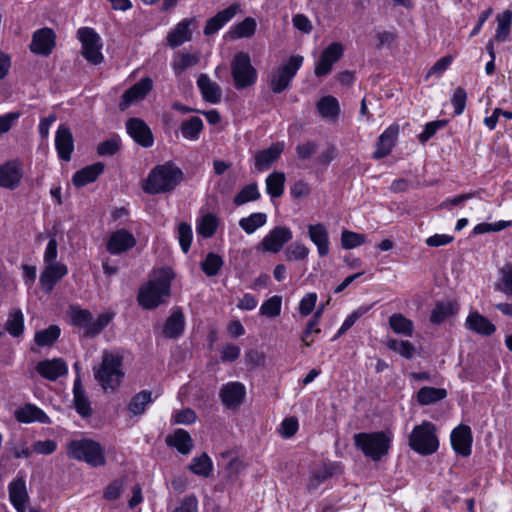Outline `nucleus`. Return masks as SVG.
I'll list each match as a JSON object with an SVG mask.
<instances>
[{"mask_svg":"<svg viewBox=\"0 0 512 512\" xmlns=\"http://www.w3.org/2000/svg\"><path fill=\"white\" fill-rule=\"evenodd\" d=\"M173 278V271L169 267L155 270L148 282L140 287L138 304L144 309L153 310L167 303L171 296Z\"/></svg>","mask_w":512,"mask_h":512,"instance_id":"1","label":"nucleus"},{"mask_svg":"<svg viewBox=\"0 0 512 512\" xmlns=\"http://www.w3.org/2000/svg\"><path fill=\"white\" fill-rule=\"evenodd\" d=\"M94 378L105 391L115 392L125 376L123 356L118 352L104 350L101 362L93 368Z\"/></svg>","mask_w":512,"mask_h":512,"instance_id":"2","label":"nucleus"},{"mask_svg":"<svg viewBox=\"0 0 512 512\" xmlns=\"http://www.w3.org/2000/svg\"><path fill=\"white\" fill-rule=\"evenodd\" d=\"M183 179L182 170L172 162L157 165L148 174L144 192L155 195L172 191Z\"/></svg>","mask_w":512,"mask_h":512,"instance_id":"3","label":"nucleus"},{"mask_svg":"<svg viewBox=\"0 0 512 512\" xmlns=\"http://www.w3.org/2000/svg\"><path fill=\"white\" fill-rule=\"evenodd\" d=\"M392 439L393 436L388 431L361 432L353 436L356 448L375 462L389 453Z\"/></svg>","mask_w":512,"mask_h":512,"instance_id":"4","label":"nucleus"},{"mask_svg":"<svg viewBox=\"0 0 512 512\" xmlns=\"http://www.w3.org/2000/svg\"><path fill=\"white\" fill-rule=\"evenodd\" d=\"M69 316L73 326L83 330V336L94 338L99 335L114 319V312H105L93 318L88 309H83L78 305L69 307Z\"/></svg>","mask_w":512,"mask_h":512,"instance_id":"5","label":"nucleus"},{"mask_svg":"<svg viewBox=\"0 0 512 512\" xmlns=\"http://www.w3.org/2000/svg\"><path fill=\"white\" fill-rule=\"evenodd\" d=\"M67 454L70 458L84 461L93 467H100L106 463L104 449L91 439L70 441L67 445Z\"/></svg>","mask_w":512,"mask_h":512,"instance_id":"6","label":"nucleus"},{"mask_svg":"<svg viewBox=\"0 0 512 512\" xmlns=\"http://www.w3.org/2000/svg\"><path fill=\"white\" fill-rule=\"evenodd\" d=\"M409 446L420 455L435 453L439 448L435 425L430 421L416 425L409 436Z\"/></svg>","mask_w":512,"mask_h":512,"instance_id":"7","label":"nucleus"},{"mask_svg":"<svg viewBox=\"0 0 512 512\" xmlns=\"http://www.w3.org/2000/svg\"><path fill=\"white\" fill-rule=\"evenodd\" d=\"M304 58L301 55H292L269 75V86L275 94L282 93L301 68Z\"/></svg>","mask_w":512,"mask_h":512,"instance_id":"8","label":"nucleus"},{"mask_svg":"<svg viewBox=\"0 0 512 512\" xmlns=\"http://www.w3.org/2000/svg\"><path fill=\"white\" fill-rule=\"evenodd\" d=\"M77 39L81 43V54L91 64L99 65L104 56L101 52L103 43L100 35L91 27H81L77 30Z\"/></svg>","mask_w":512,"mask_h":512,"instance_id":"9","label":"nucleus"},{"mask_svg":"<svg viewBox=\"0 0 512 512\" xmlns=\"http://www.w3.org/2000/svg\"><path fill=\"white\" fill-rule=\"evenodd\" d=\"M231 72L237 89L252 86L257 79V71L251 64L247 53H237L231 63Z\"/></svg>","mask_w":512,"mask_h":512,"instance_id":"10","label":"nucleus"},{"mask_svg":"<svg viewBox=\"0 0 512 512\" xmlns=\"http://www.w3.org/2000/svg\"><path fill=\"white\" fill-rule=\"evenodd\" d=\"M344 47L339 42H333L328 45L321 53L319 60L315 64L314 73L317 77L328 75L333 65L342 57Z\"/></svg>","mask_w":512,"mask_h":512,"instance_id":"11","label":"nucleus"},{"mask_svg":"<svg viewBox=\"0 0 512 512\" xmlns=\"http://www.w3.org/2000/svg\"><path fill=\"white\" fill-rule=\"evenodd\" d=\"M197 27L195 18H185L181 20L167 34V44L171 48H177L186 42L191 41L193 30Z\"/></svg>","mask_w":512,"mask_h":512,"instance_id":"12","label":"nucleus"},{"mask_svg":"<svg viewBox=\"0 0 512 512\" xmlns=\"http://www.w3.org/2000/svg\"><path fill=\"white\" fill-rule=\"evenodd\" d=\"M451 445L453 450L462 457H468L472 452V431L468 425L460 424L451 432Z\"/></svg>","mask_w":512,"mask_h":512,"instance_id":"13","label":"nucleus"},{"mask_svg":"<svg viewBox=\"0 0 512 512\" xmlns=\"http://www.w3.org/2000/svg\"><path fill=\"white\" fill-rule=\"evenodd\" d=\"M68 274V267L63 263L47 264L39 277V284L46 294H50L55 285Z\"/></svg>","mask_w":512,"mask_h":512,"instance_id":"14","label":"nucleus"},{"mask_svg":"<svg viewBox=\"0 0 512 512\" xmlns=\"http://www.w3.org/2000/svg\"><path fill=\"white\" fill-rule=\"evenodd\" d=\"M219 396L226 408L237 409L244 401L246 388L240 382H228L221 387Z\"/></svg>","mask_w":512,"mask_h":512,"instance_id":"15","label":"nucleus"},{"mask_svg":"<svg viewBox=\"0 0 512 512\" xmlns=\"http://www.w3.org/2000/svg\"><path fill=\"white\" fill-rule=\"evenodd\" d=\"M292 231L288 227L277 226L273 228L261 241L264 251L278 253L284 244L292 239Z\"/></svg>","mask_w":512,"mask_h":512,"instance_id":"16","label":"nucleus"},{"mask_svg":"<svg viewBox=\"0 0 512 512\" xmlns=\"http://www.w3.org/2000/svg\"><path fill=\"white\" fill-rule=\"evenodd\" d=\"M126 129L131 138L139 145L149 148L154 143L151 129L140 118H130L126 123Z\"/></svg>","mask_w":512,"mask_h":512,"instance_id":"17","label":"nucleus"},{"mask_svg":"<svg viewBox=\"0 0 512 512\" xmlns=\"http://www.w3.org/2000/svg\"><path fill=\"white\" fill-rule=\"evenodd\" d=\"M136 245V239L132 233L126 229H118L114 231L106 244L107 251L112 255H119Z\"/></svg>","mask_w":512,"mask_h":512,"instance_id":"18","label":"nucleus"},{"mask_svg":"<svg viewBox=\"0 0 512 512\" xmlns=\"http://www.w3.org/2000/svg\"><path fill=\"white\" fill-rule=\"evenodd\" d=\"M55 33L50 28L38 29L34 32L30 50L38 55L48 56L55 46Z\"/></svg>","mask_w":512,"mask_h":512,"instance_id":"19","label":"nucleus"},{"mask_svg":"<svg viewBox=\"0 0 512 512\" xmlns=\"http://www.w3.org/2000/svg\"><path fill=\"white\" fill-rule=\"evenodd\" d=\"M22 164L18 160H12L0 165V187L13 190L22 179Z\"/></svg>","mask_w":512,"mask_h":512,"instance_id":"20","label":"nucleus"},{"mask_svg":"<svg viewBox=\"0 0 512 512\" xmlns=\"http://www.w3.org/2000/svg\"><path fill=\"white\" fill-rule=\"evenodd\" d=\"M36 371L41 377L49 381H56L68 373V367L61 358L45 359L37 363Z\"/></svg>","mask_w":512,"mask_h":512,"instance_id":"21","label":"nucleus"},{"mask_svg":"<svg viewBox=\"0 0 512 512\" xmlns=\"http://www.w3.org/2000/svg\"><path fill=\"white\" fill-rule=\"evenodd\" d=\"M9 499L17 512L26 511V503L29 499L26 481L24 476L19 473L17 478L10 482L8 486Z\"/></svg>","mask_w":512,"mask_h":512,"instance_id":"22","label":"nucleus"},{"mask_svg":"<svg viewBox=\"0 0 512 512\" xmlns=\"http://www.w3.org/2000/svg\"><path fill=\"white\" fill-rule=\"evenodd\" d=\"M284 150L283 142H276L267 149L257 152L254 156V165L257 171H264L271 167L281 156Z\"/></svg>","mask_w":512,"mask_h":512,"instance_id":"23","label":"nucleus"},{"mask_svg":"<svg viewBox=\"0 0 512 512\" xmlns=\"http://www.w3.org/2000/svg\"><path fill=\"white\" fill-rule=\"evenodd\" d=\"M238 4H232L224 10L219 11L215 16L207 20L203 33L206 36L217 33L226 23H228L239 11Z\"/></svg>","mask_w":512,"mask_h":512,"instance_id":"24","label":"nucleus"},{"mask_svg":"<svg viewBox=\"0 0 512 512\" xmlns=\"http://www.w3.org/2000/svg\"><path fill=\"white\" fill-rule=\"evenodd\" d=\"M73 404L77 413L81 417L88 418L92 415L93 410L91 403L88 396L86 395L85 389L83 388L79 374H77L73 382Z\"/></svg>","mask_w":512,"mask_h":512,"instance_id":"25","label":"nucleus"},{"mask_svg":"<svg viewBox=\"0 0 512 512\" xmlns=\"http://www.w3.org/2000/svg\"><path fill=\"white\" fill-rule=\"evenodd\" d=\"M55 147L61 160L66 162L71 160V154L74 150V140L69 128L65 126L58 128L55 136Z\"/></svg>","mask_w":512,"mask_h":512,"instance_id":"26","label":"nucleus"},{"mask_svg":"<svg viewBox=\"0 0 512 512\" xmlns=\"http://www.w3.org/2000/svg\"><path fill=\"white\" fill-rule=\"evenodd\" d=\"M465 326L470 331L486 337L493 335L496 331V326L477 311H473L468 315Z\"/></svg>","mask_w":512,"mask_h":512,"instance_id":"27","label":"nucleus"},{"mask_svg":"<svg viewBox=\"0 0 512 512\" xmlns=\"http://www.w3.org/2000/svg\"><path fill=\"white\" fill-rule=\"evenodd\" d=\"M308 236L317 247L320 257H325L329 254V234L324 224L308 225Z\"/></svg>","mask_w":512,"mask_h":512,"instance_id":"28","label":"nucleus"},{"mask_svg":"<svg viewBox=\"0 0 512 512\" xmlns=\"http://www.w3.org/2000/svg\"><path fill=\"white\" fill-rule=\"evenodd\" d=\"M399 133L398 125L389 126L380 136L373 154L375 159L386 157L392 151Z\"/></svg>","mask_w":512,"mask_h":512,"instance_id":"29","label":"nucleus"},{"mask_svg":"<svg viewBox=\"0 0 512 512\" xmlns=\"http://www.w3.org/2000/svg\"><path fill=\"white\" fill-rule=\"evenodd\" d=\"M185 329V316L181 308L173 310L167 318L162 333L165 338L177 339Z\"/></svg>","mask_w":512,"mask_h":512,"instance_id":"30","label":"nucleus"},{"mask_svg":"<svg viewBox=\"0 0 512 512\" xmlns=\"http://www.w3.org/2000/svg\"><path fill=\"white\" fill-rule=\"evenodd\" d=\"M104 168L105 165L102 162H96L78 170L72 177L74 186L83 187L94 182L103 173Z\"/></svg>","mask_w":512,"mask_h":512,"instance_id":"31","label":"nucleus"},{"mask_svg":"<svg viewBox=\"0 0 512 512\" xmlns=\"http://www.w3.org/2000/svg\"><path fill=\"white\" fill-rule=\"evenodd\" d=\"M15 418L22 423L39 422L50 423L47 414L39 407L33 404H25L15 411Z\"/></svg>","mask_w":512,"mask_h":512,"instance_id":"32","label":"nucleus"},{"mask_svg":"<svg viewBox=\"0 0 512 512\" xmlns=\"http://www.w3.org/2000/svg\"><path fill=\"white\" fill-rule=\"evenodd\" d=\"M153 402L152 392L150 390H142L132 397L127 405V411L130 417L141 416L145 413L148 405Z\"/></svg>","mask_w":512,"mask_h":512,"instance_id":"33","label":"nucleus"},{"mask_svg":"<svg viewBox=\"0 0 512 512\" xmlns=\"http://www.w3.org/2000/svg\"><path fill=\"white\" fill-rule=\"evenodd\" d=\"M167 444L184 455L189 454L193 448L192 438L184 429H177L172 436L167 438Z\"/></svg>","mask_w":512,"mask_h":512,"instance_id":"34","label":"nucleus"},{"mask_svg":"<svg viewBox=\"0 0 512 512\" xmlns=\"http://www.w3.org/2000/svg\"><path fill=\"white\" fill-rule=\"evenodd\" d=\"M457 310V305L453 304L450 301L437 302L431 312L430 321L433 324H441L449 317L455 315L457 313Z\"/></svg>","mask_w":512,"mask_h":512,"instance_id":"35","label":"nucleus"},{"mask_svg":"<svg viewBox=\"0 0 512 512\" xmlns=\"http://www.w3.org/2000/svg\"><path fill=\"white\" fill-rule=\"evenodd\" d=\"M198 53L181 52L178 53L172 62V68L176 75H181L187 69L196 66L199 63Z\"/></svg>","mask_w":512,"mask_h":512,"instance_id":"36","label":"nucleus"},{"mask_svg":"<svg viewBox=\"0 0 512 512\" xmlns=\"http://www.w3.org/2000/svg\"><path fill=\"white\" fill-rule=\"evenodd\" d=\"M447 397V390L424 386L417 392V401L420 405H430Z\"/></svg>","mask_w":512,"mask_h":512,"instance_id":"37","label":"nucleus"},{"mask_svg":"<svg viewBox=\"0 0 512 512\" xmlns=\"http://www.w3.org/2000/svg\"><path fill=\"white\" fill-rule=\"evenodd\" d=\"M203 127L202 119L198 116H192L181 123L180 131L185 139L196 141L199 139Z\"/></svg>","mask_w":512,"mask_h":512,"instance_id":"38","label":"nucleus"},{"mask_svg":"<svg viewBox=\"0 0 512 512\" xmlns=\"http://www.w3.org/2000/svg\"><path fill=\"white\" fill-rule=\"evenodd\" d=\"M286 176L283 172L274 171L266 178V192L271 198H279L284 193Z\"/></svg>","mask_w":512,"mask_h":512,"instance_id":"39","label":"nucleus"},{"mask_svg":"<svg viewBox=\"0 0 512 512\" xmlns=\"http://www.w3.org/2000/svg\"><path fill=\"white\" fill-rule=\"evenodd\" d=\"M316 107L319 115L326 120H335L340 112V107L336 98H320Z\"/></svg>","mask_w":512,"mask_h":512,"instance_id":"40","label":"nucleus"},{"mask_svg":"<svg viewBox=\"0 0 512 512\" xmlns=\"http://www.w3.org/2000/svg\"><path fill=\"white\" fill-rule=\"evenodd\" d=\"M389 326L396 334L404 336H412L414 331V325L411 320L406 318L401 313H395L389 318Z\"/></svg>","mask_w":512,"mask_h":512,"instance_id":"41","label":"nucleus"},{"mask_svg":"<svg viewBox=\"0 0 512 512\" xmlns=\"http://www.w3.org/2000/svg\"><path fill=\"white\" fill-rule=\"evenodd\" d=\"M267 222V215L262 212L250 214L248 217L239 220L240 228L247 234H253L258 228Z\"/></svg>","mask_w":512,"mask_h":512,"instance_id":"42","label":"nucleus"},{"mask_svg":"<svg viewBox=\"0 0 512 512\" xmlns=\"http://www.w3.org/2000/svg\"><path fill=\"white\" fill-rule=\"evenodd\" d=\"M218 227V218L215 214L207 213L200 218L197 223L196 231L204 238L212 237Z\"/></svg>","mask_w":512,"mask_h":512,"instance_id":"43","label":"nucleus"},{"mask_svg":"<svg viewBox=\"0 0 512 512\" xmlns=\"http://www.w3.org/2000/svg\"><path fill=\"white\" fill-rule=\"evenodd\" d=\"M224 262L220 255L210 252L206 255L205 259L200 263L202 271L208 277H214L220 272Z\"/></svg>","mask_w":512,"mask_h":512,"instance_id":"44","label":"nucleus"},{"mask_svg":"<svg viewBox=\"0 0 512 512\" xmlns=\"http://www.w3.org/2000/svg\"><path fill=\"white\" fill-rule=\"evenodd\" d=\"M189 469L198 476L208 477L212 472L213 464L210 457L203 453L201 456L192 459Z\"/></svg>","mask_w":512,"mask_h":512,"instance_id":"45","label":"nucleus"},{"mask_svg":"<svg viewBox=\"0 0 512 512\" xmlns=\"http://www.w3.org/2000/svg\"><path fill=\"white\" fill-rule=\"evenodd\" d=\"M257 23L254 18L247 17L236 24L229 32L233 38H249L255 34Z\"/></svg>","mask_w":512,"mask_h":512,"instance_id":"46","label":"nucleus"},{"mask_svg":"<svg viewBox=\"0 0 512 512\" xmlns=\"http://www.w3.org/2000/svg\"><path fill=\"white\" fill-rule=\"evenodd\" d=\"M386 345L405 359H412L416 354V347L407 340L388 339Z\"/></svg>","mask_w":512,"mask_h":512,"instance_id":"47","label":"nucleus"},{"mask_svg":"<svg viewBox=\"0 0 512 512\" xmlns=\"http://www.w3.org/2000/svg\"><path fill=\"white\" fill-rule=\"evenodd\" d=\"M499 273L500 279L495 285L496 290L512 296V263H505Z\"/></svg>","mask_w":512,"mask_h":512,"instance_id":"48","label":"nucleus"},{"mask_svg":"<svg viewBox=\"0 0 512 512\" xmlns=\"http://www.w3.org/2000/svg\"><path fill=\"white\" fill-rule=\"evenodd\" d=\"M60 336V328L51 325L47 329L35 333L34 340L38 346H51Z\"/></svg>","mask_w":512,"mask_h":512,"instance_id":"49","label":"nucleus"},{"mask_svg":"<svg viewBox=\"0 0 512 512\" xmlns=\"http://www.w3.org/2000/svg\"><path fill=\"white\" fill-rule=\"evenodd\" d=\"M260 192L256 183H251L244 186L234 197V204L236 206L244 205L250 201H256L260 198Z\"/></svg>","mask_w":512,"mask_h":512,"instance_id":"50","label":"nucleus"},{"mask_svg":"<svg viewBox=\"0 0 512 512\" xmlns=\"http://www.w3.org/2000/svg\"><path fill=\"white\" fill-rule=\"evenodd\" d=\"M7 332L14 336L19 337L22 335L24 330V316L23 313L18 310L10 314L5 324Z\"/></svg>","mask_w":512,"mask_h":512,"instance_id":"51","label":"nucleus"},{"mask_svg":"<svg viewBox=\"0 0 512 512\" xmlns=\"http://www.w3.org/2000/svg\"><path fill=\"white\" fill-rule=\"evenodd\" d=\"M281 304L282 298L274 295L261 305L260 314L268 318H275L281 313Z\"/></svg>","mask_w":512,"mask_h":512,"instance_id":"52","label":"nucleus"},{"mask_svg":"<svg viewBox=\"0 0 512 512\" xmlns=\"http://www.w3.org/2000/svg\"><path fill=\"white\" fill-rule=\"evenodd\" d=\"M498 27L496 30V39L498 41L506 40L507 36L510 33V26L512 22V12L510 10L504 11L501 15L497 17Z\"/></svg>","mask_w":512,"mask_h":512,"instance_id":"53","label":"nucleus"},{"mask_svg":"<svg viewBox=\"0 0 512 512\" xmlns=\"http://www.w3.org/2000/svg\"><path fill=\"white\" fill-rule=\"evenodd\" d=\"M370 310L368 306H361L353 311L350 315L346 317L341 327L338 329L336 335L333 337V340L345 334L354 324L355 322L366 314Z\"/></svg>","mask_w":512,"mask_h":512,"instance_id":"54","label":"nucleus"},{"mask_svg":"<svg viewBox=\"0 0 512 512\" xmlns=\"http://www.w3.org/2000/svg\"><path fill=\"white\" fill-rule=\"evenodd\" d=\"M366 241V237L364 234L356 233L349 230H344L341 233V246L344 249H353Z\"/></svg>","mask_w":512,"mask_h":512,"instance_id":"55","label":"nucleus"},{"mask_svg":"<svg viewBox=\"0 0 512 512\" xmlns=\"http://www.w3.org/2000/svg\"><path fill=\"white\" fill-rule=\"evenodd\" d=\"M309 248L302 243H292L285 249V257L288 261L304 260L309 255Z\"/></svg>","mask_w":512,"mask_h":512,"instance_id":"56","label":"nucleus"},{"mask_svg":"<svg viewBox=\"0 0 512 512\" xmlns=\"http://www.w3.org/2000/svg\"><path fill=\"white\" fill-rule=\"evenodd\" d=\"M153 88V81L149 77L141 79L126 90L122 96H146Z\"/></svg>","mask_w":512,"mask_h":512,"instance_id":"57","label":"nucleus"},{"mask_svg":"<svg viewBox=\"0 0 512 512\" xmlns=\"http://www.w3.org/2000/svg\"><path fill=\"white\" fill-rule=\"evenodd\" d=\"M197 85L202 93V96H218L220 94L219 86L212 82L206 74H201L198 77Z\"/></svg>","mask_w":512,"mask_h":512,"instance_id":"58","label":"nucleus"},{"mask_svg":"<svg viewBox=\"0 0 512 512\" xmlns=\"http://www.w3.org/2000/svg\"><path fill=\"white\" fill-rule=\"evenodd\" d=\"M192 228L186 222H182L178 226V239L181 249L184 253H187L190 249L192 242Z\"/></svg>","mask_w":512,"mask_h":512,"instance_id":"59","label":"nucleus"},{"mask_svg":"<svg viewBox=\"0 0 512 512\" xmlns=\"http://www.w3.org/2000/svg\"><path fill=\"white\" fill-rule=\"evenodd\" d=\"M120 140L118 138H111L98 144L97 154L99 156H113L120 149Z\"/></svg>","mask_w":512,"mask_h":512,"instance_id":"60","label":"nucleus"},{"mask_svg":"<svg viewBox=\"0 0 512 512\" xmlns=\"http://www.w3.org/2000/svg\"><path fill=\"white\" fill-rule=\"evenodd\" d=\"M447 124V120H436L431 121L425 125L424 130L422 133L418 135V139L421 143L427 142L430 138H432L436 132L445 127Z\"/></svg>","mask_w":512,"mask_h":512,"instance_id":"61","label":"nucleus"},{"mask_svg":"<svg viewBox=\"0 0 512 512\" xmlns=\"http://www.w3.org/2000/svg\"><path fill=\"white\" fill-rule=\"evenodd\" d=\"M331 471L324 467L321 470H318L312 474L307 484V488L309 491L316 490L323 482H325L329 477H331Z\"/></svg>","mask_w":512,"mask_h":512,"instance_id":"62","label":"nucleus"},{"mask_svg":"<svg viewBox=\"0 0 512 512\" xmlns=\"http://www.w3.org/2000/svg\"><path fill=\"white\" fill-rule=\"evenodd\" d=\"M123 490V480L116 479L112 481L104 490L103 497L108 501L118 499Z\"/></svg>","mask_w":512,"mask_h":512,"instance_id":"63","label":"nucleus"},{"mask_svg":"<svg viewBox=\"0 0 512 512\" xmlns=\"http://www.w3.org/2000/svg\"><path fill=\"white\" fill-rule=\"evenodd\" d=\"M173 512H198V500L194 494L185 496Z\"/></svg>","mask_w":512,"mask_h":512,"instance_id":"64","label":"nucleus"}]
</instances>
